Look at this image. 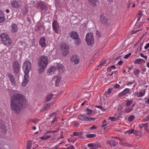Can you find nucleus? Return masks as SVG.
<instances>
[{"label": "nucleus", "mask_w": 149, "mask_h": 149, "mask_svg": "<svg viewBox=\"0 0 149 149\" xmlns=\"http://www.w3.org/2000/svg\"><path fill=\"white\" fill-rule=\"evenodd\" d=\"M24 97L21 94H16L11 99V108L14 112L19 113L20 112L21 103L23 101Z\"/></svg>", "instance_id": "obj_1"}, {"label": "nucleus", "mask_w": 149, "mask_h": 149, "mask_svg": "<svg viewBox=\"0 0 149 149\" xmlns=\"http://www.w3.org/2000/svg\"><path fill=\"white\" fill-rule=\"evenodd\" d=\"M48 62V58L46 56H42L40 58L38 62V66L40 68L38 70V72H44L47 65Z\"/></svg>", "instance_id": "obj_2"}, {"label": "nucleus", "mask_w": 149, "mask_h": 149, "mask_svg": "<svg viewBox=\"0 0 149 149\" xmlns=\"http://www.w3.org/2000/svg\"><path fill=\"white\" fill-rule=\"evenodd\" d=\"M59 112L57 111L50 115V119L51 122V126L54 127L55 125L58 122V117Z\"/></svg>", "instance_id": "obj_3"}, {"label": "nucleus", "mask_w": 149, "mask_h": 149, "mask_svg": "<svg viewBox=\"0 0 149 149\" xmlns=\"http://www.w3.org/2000/svg\"><path fill=\"white\" fill-rule=\"evenodd\" d=\"M22 68L25 74H29V71L31 69V62L29 61H25L23 64Z\"/></svg>", "instance_id": "obj_4"}, {"label": "nucleus", "mask_w": 149, "mask_h": 149, "mask_svg": "<svg viewBox=\"0 0 149 149\" xmlns=\"http://www.w3.org/2000/svg\"><path fill=\"white\" fill-rule=\"evenodd\" d=\"M0 37L2 41L3 42L4 45H10L12 41L9 38L8 35L5 33H3L0 35Z\"/></svg>", "instance_id": "obj_5"}, {"label": "nucleus", "mask_w": 149, "mask_h": 149, "mask_svg": "<svg viewBox=\"0 0 149 149\" xmlns=\"http://www.w3.org/2000/svg\"><path fill=\"white\" fill-rule=\"evenodd\" d=\"M86 40L88 45H91L94 43L93 34L92 33H87L86 36Z\"/></svg>", "instance_id": "obj_6"}, {"label": "nucleus", "mask_w": 149, "mask_h": 149, "mask_svg": "<svg viewBox=\"0 0 149 149\" xmlns=\"http://www.w3.org/2000/svg\"><path fill=\"white\" fill-rule=\"evenodd\" d=\"M69 48L68 46L66 43H63L61 44V50L63 56H66L68 54Z\"/></svg>", "instance_id": "obj_7"}, {"label": "nucleus", "mask_w": 149, "mask_h": 149, "mask_svg": "<svg viewBox=\"0 0 149 149\" xmlns=\"http://www.w3.org/2000/svg\"><path fill=\"white\" fill-rule=\"evenodd\" d=\"M22 2L21 0H13L11 2V4L13 7L17 9L21 7L22 4Z\"/></svg>", "instance_id": "obj_8"}, {"label": "nucleus", "mask_w": 149, "mask_h": 149, "mask_svg": "<svg viewBox=\"0 0 149 149\" xmlns=\"http://www.w3.org/2000/svg\"><path fill=\"white\" fill-rule=\"evenodd\" d=\"M52 27L53 29L55 31V32L56 33H59L60 27L59 23L56 20H54L53 22Z\"/></svg>", "instance_id": "obj_9"}, {"label": "nucleus", "mask_w": 149, "mask_h": 149, "mask_svg": "<svg viewBox=\"0 0 149 149\" xmlns=\"http://www.w3.org/2000/svg\"><path fill=\"white\" fill-rule=\"evenodd\" d=\"M78 119L79 120L84 121H91L95 120V118H89L86 116L84 115L79 116L78 117Z\"/></svg>", "instance_id": "obj_10"}, {"label": "nucleus", "mask_w": 149, "mask_h": 149, "mask_svg": "<svg viewBox=\"0 0 149 149\" xmlns=\"http://www.w3.org/2000/svg\"><path fill=\"white\" fill-rule=\"evenodd\" d=\"M13 65L14 73L16 74L18 73L20 70V66L18 62L17 61H15Z\"/></svg>", "instance_id": "obj_11"}, {"label": "nucleus", "mask_w": 149, "mask_h": 149, "mask_svg": "<svg viewBox=\"0 0 149 149\" xmlns=\"http://www.w3.org/2000/svg\"><path fill=\"white\" fill-rule=\"evenodd\" d=\"M24 78V79L22 84V85L23 86H26L29 82V74H25Z\"/></svg>", "instance_id": "obj_12"}, {"label": "nucleus", "mask_w": 149, "mask_h": 149, "mask_svg": "<svg viewBox=\"0 0 149 149\" xmlns=\"http://www.w3.org/2000/svg\"><path fill=\"white\" fill-rule=\"evenodd\" d=\"M71 61L72 62H74L75 64H77L79 62V57L76 55H74L70 58Z\"/></svg>", "instance_id": "obj_13"}, {"label": "nucleus", "mask_w": 149, "mask_h": 149, "mask_svg": "<svg viewBox=\"0 0 149 149\" xmlns=\"http://www.w3.org/2000/svg\"><path fill=\"white\" fill-rule=\"evenodd\" d=\"M61 77L60 76L55 77L52 80L53 82H55L56 86H57L60 81Z\"/></svg>", "instance_id": "obj_14"}, {"label": "nucleus", "mask_w": 149, "mask_h": 149, "mask_svg": "<svg viewBox=\"0 0 149 149\" xmlns=\"http://www.w3.org/2000/svg\"><path fill=\"white\" fill-rule=\"evenodd\" d=\"M40 45L42 47H44L46 45L45 39L44 37H42L40 39L39 41Z\"/></svg>", "instance_id": "obj_15"}, {"label": "nucleus", "mask_w": 149, "mask_h": 149, "mask_svg": "<svg viewBox=\"0 0 149 149\" xmlns=\"http://www.w3.org/2000/svg\"><path fill=\"white\" fill-rule=\"evenodd\" d=\"M130 91V90L129 88H125L123 91L119 93L118 96L120 97L126 95Z\"/></svg>", "instance_id": "obj_16"}, {"label": "nucleus", "mask_w": 149, "mask_h": 149, "mask_svg": "<svg viewBox=\"0 0 149 149\" xmlns=\"http://www.w3.org/2000/svg\"><path fill=\"white\" fill-rule=\"evenodd\" d=\"M8 77L12 83V84L14 85L16 84V82L15 81V78L14 76L10 74H8L7 75Z\"/></svg>", "instance_id": "obj_17"}, {"label": "nucleus", "mask_w": 149, "mask_h": 149, "mask_svg": "<svg viewBox=\"0 0 149 149\" xmlns=\"http://www.w3.org/2000/svg\"><path fill=\"white\" fill-rule=\"evenodd\" d=\"M56 70V68L54 66H52L47 70L48 75H50L54 74Z\"/></svg>", "instance_id": "obj_18"}, {"label": "nucleus", "mask_w": 149, "mask_h": 149, "mask_svg": "<svg viewBox=\"0 0 149 149\" xmlns=\"http://www.w3.org/2000/svg\"><path fill=\"white\" fill-rule=\"evenodd\" d=\"M71 37L75 39L79 37L78 34L75 31H73L70 33V34Z\"/></svg>", "instance_id": "obj_19"}, {"label": "nucleus", "mask_w": 149, "mask_h": 149, "mask_svg": "<svg viewBox=\"0 0 149 149\" xmlns=\"http://www.w3.org/2000/svg\"><path fill=\"white\" fill-rule=\"evenodd\" d=\"M145 61L142 59L138 58L135 60L134 63L135 64H142L143 63H144Z\"/></svg>", "instance_id": "obj_20"}, {"label": "nucleus", "mask_w": 149, "mask_h": 149, "mask_svg": "<svg viewBox=\"0 0 149 149\" xmlns=\"http://www.w3.org/2000/svg\"><path fill=\"white\" fill-rule=\"evenodd\" d=\"M5 20L3 12L0 10V22H3Z\"/></svg>", "instance_id": "obj_21"}, {"label": "nucleus", "mask_w": 149, "mask_h": 149, "mask_svg": "<svg viewBox=\"0 0 149 149\" xmlns=\"http://www.w3.org/2000/svg\"><path fill=\"white\" fill-rule=\"evenodd\" d=\"M141 71V70L137 68H135L134 70L133 73L135 77H139V74L140 73Z\"/></svg>", "instance_id": "obj_22"}, {"label": "nucleus", "mask_w": 149, "mask_h": 149, "mask_svg": "<svg viewBox=\"0 0 149 149\" xmlns=\"http://www.w3.org/2000/svg\"><path fill=\"white\" fill-rule=\"evenodd\" d=\"M97 1V0H88L89 3L93 6H95L96 5V3Z\"/></svg>", "instance_id": "obj_23"}, {"label": "nucleus", "mask_w": 149, "mask_h": 149, "mask_svg": "<svg viewBox=\"0 0 149 149\" xmlns=\"http://www.w3.org/2000/svg\"><path fill=\"white\" fill-rule=\"evenodd\" d=\"M107 143H109L111 147H114L116 145V143L115 142L112 140H111L110 141L109 140L107 141Z\"/></svg>", "instance_id": "obj_24"}, {"label": "nucleus", "mask_w": 149, "mask_h": 149, "mask_svg": "<svg viewBox=\"0 0 149 149\" xmlns=\"http://www.w3.org/2000/svg\"><path fill=\"white\" fill-rule=\"evenodd\" d=\"M12 31L14 32H16L17 31V26L15 24H13L11 26Z\"/></svg>", "instance_id": "obj_25"}, {"label": "nucleus", "mask_w": 149, "mask_h": 149, "mask_svg": "<svg viewBox=\"0 0 149 149\" xmlns=\"http://www.w3.org/2000/svg\"><path fill=\"white\" fill-rule=\"evenodd\" d=\"M101 22L103 24H106L108 21L107 19L105 17L102 16L101 18Z\"/></svg>", "instance_id": "obj_26"}, {"label": "nucleus", "mask_w": 149, "mask_h": 149, "mask_svg": "<svg viewBox=\"0 0 149 149\" xmlns=\"http://www.w3.org/2000/svg\"><path fill=\"white\" fill-rule=\"evenodd\" d=\"M75 40L74 42V44L76 46H78L81 42V40L79 38H77L75 39Z\"/></svg>", "instance_id": "obj_27"}, {"label": "nucleus", "mask_w": 149, "mask_h": 149, "mask_svg": "<svg viewBox=\"0 0 149 149\" xmlns=\"http://www.w3.org/2000/svg\"><path fill=\"white\" fill-rule=\"evenodd\" d=\"M32 145V142L31 141H28L27 145L26 146V149H31V148Z\"/></svg>", "instance_id": "obj_28"}, {"label": "nucleus", "mask_w": 149, "mask_h": 149, "mask_svg": "<svg viewBox=\"0 0 149 149\" xmlns=\"http://www.w3.org/2000/svg\"><path fill=\"white\" fill-rule=\"evenodd\" d=\"M145 94V91H139V93L137 94V95L138 97H141L143 96Z\"/></svg>", "instance_id": "obj_29"}, {"label": "nucleus", "mask_w": 149, "mask_h": 149, "mask_svg": "<svg viewBox=\"0 0 149 149\" xmlns=\"http://www.w3.org/2000/svg\"><path fill=\"white\" fill-rule=\"evenodd\" d=\"M57 68L59 71H60L61 72L63 71L64 67L63 65L62 64H58L57 66Z\"/></svg>", "instance_id": "obj_30"}, {"label": "nucleus", "mask_w": 149, "mask_h": 149, "mask_svg": "<svg viewBox=\"0 0 149 149\" xmlns=\"http://www.w3.org/2000/svg\"><path fill=\"white\" fill-rule=\"evenodd\" d=\"M47 8L46 5L43 2H41L40 3V8L42 10L46 9Z\"/></svg>", "instance_id": "obj_31"}, {"label": "nucleus", "mask_w": 149, "mask_h": 149, "mask_svg": "<svg viewBox=\"0 0 149 149\" xmlns=\"http://www.w3.org/2000/svg\"><path fill=\"white\" fill-rule=\"evenodd\" d=\"M51 137V135H47L41 136L40 137V138L42 140H46Z\"/></svg>", "instance_id": "obj_32"}, {"label": "nucleus", "mask_w": 149, "mask_h": 149, "mask_svg": "<svg viewBox=\"0 0 149 149\" xmlns=\"http://www.w3.org/2000/svg\"><path fill=\"white\" fill-rule=\"evenodd\" d=\"M138 17L137 20L138 21H139L142 16H143V15L140 11H139L138 13Z\"/></svg>", "instance_id": "obj_33"}, {"label": "nucleus", "mask_w": 149, "mask_h": 149, "mask_svg": "<svg viewBox=\"0 0 149 149\" xmlns=\"http://www.w3.org/2000/svg\"><path fill=\"white\" fill-rule=\"evenodd\" d=\"M52 94H49L47 95L46 97L47 101L48 102L52 98Z\"/></svg>", "instance_id": "obj_34"}, {"label": "nucleus", "mask_w": 149, "mask_h": 149, "mask_svg": "<svg viewBox=\"0 0 149 149\" xmlns=\"http://www.w3.org/2000/svg\"><path fill=\"white\" fill-rule=\"evenodd\" d=\"M86 114L88 115H91L92 112V110L91 109H86Z\"/></svg>", "instance_id": "obj_35"}, {"label": "nucleus", "mask_w": 149, "mask_h": 149, "mask_svg": "<svg viewBox=\"0 0 149 149\" xmlns=\"http://www.w3.org/2000/svg\"><path fill=\"white\" fill-rule=\"evenodd\" d=\"M132 101L131 100L128 101L126 104V106L127 107H129L132 104Z\"/></svg>", "instance_id": "obj_36"}, {"label": "nucleus", "mask_w": 149, "mask_h": 149, "mask_svg": "<svg viewBox=\"0 0 149 149\" xmlns=\"http://www.w3.org/2000/svg\"><path fill=\"white\" fill-rule=\"evenodd\" d=\"M49 108L47 104H46L43 108L41 109V111H44L45 110H47Z\"/></svg>", "instance_id": "obj_37"}, {"label": "nucleus", "mask_w": 149, "mask_h": 149, "mask_svg": "<svg viewBox=\"0 0 149 149\" xmlns=\"http://www.w3.org/2000/svg\"><path fill=\"white\" fill-rule=\"evenodd\" d=\"M135 118V116H130L128 119V120L129 121H131L133 120Z\"/></svg>", "instance_id": "obj_38"}, {"label": "nucleus", "mask_w": 149, "mask_h": 149, "mask_svg": "<svg viewBox=\"0 0 149 149\" xmlns=\"http://www.w3.org/2000/svg\"><path fill=\"white\" fill-rule=\"evenodd\" d=\"M95 134H88L87 135V138H92L95 137Z\"/></svg>", "instance_id": "obj_39"}, {"label": "nucleus", "mask_w": 149, "mask_h": 149, "mask_svg": "<svg viewBox=\"0 0 149 149\" xmlns=\"http://www.w3.org/2000/svg\"><path fill=\"white\" fill-rule=\"evenodd\" d=\"M106 63V61L105 60H102L100 62L99 64V65L98 66L99 67V66H100L102 65H104Z\"/></svg>", "instance_id": "obj_40"}, {"label": "nucleus", "mask_w": 149, "mask_h": 149, "mask_svg": "<svg viewBox=\"0 0 149 149\" xmlns=\"http://www.w3.org/2000/svg\"><path fill=\"white\" fill-rule=\"evenodd\" d=\"M111 91V89L110 88L107 91H106L105 92V94L106 96H108V95H109V93Z\"/></svg>", "instance_id": "obj_41"}, {"label": "nucleus", "mask_w": 149, "mask_h": 149, "mask_svg": "<svg viewBox=\"0 0 149 149\" xmlns=\"http://www.w3.org/2000/svg\"><path fill=\"white\" fill-rule=\"evenodd\" d=\"M133 110V108H128L125 109V112L128 113Z\"/></svg>", "instance_id": "obj_42"}, {"label": "nucleus", "mask_w": 149, "mask_h": 149, "mask_svg": "<svg viewBox=\"0 0 149 149\" xmlns=\"http://www.w3.org/2000/svg\"><path fill=\"white\" fill-rule=\"evenodd\" d=\"M142 125L143 127H144V129L146 130H148V127L147 123H146L142 124Z\"/></svg>", "instance_id": "obj_43"}, {"label": "nucleus", "mask_w": 149, "mask_h": 149, "mask_svg": "<svg viewBox=\"0 0 149 149\" xmlns=\"http://www.w3.org/2000/svg\"><path fill=\"white\" fill-rule=\"evenodd\" d=\"M109 120H111V121H115L116 120V118L114 117L110 116L108 118Z\"/></svg>", "instance_id": "obj_44"}, {"label": "nucleus", "mask_w": 149, "mask_h": 149, "mask_svg": "<svg viewBox=\"0 0 149 149\" xmlns=\"http://www.w3.org/2000/svg\"><path fill=\"white\" fill-rule=\"evenodd\" d=\"M134 130H128L127 131V132L129 134H132L134 132Z\"/></svg>", "instance_id": "obj_45"}, {"label": "nucleus", "mask_w": 149, "mask_h": 149, "mask_svg": "<svg viewBox=\"0 0 149 149\" xmlns=\"http://www.w3.org/2000/svg\"><path fill=\"white\" fill-rule=\"evenodd\" d=\"M81 134L80 132H75L73 133V135L74 136H79Z\"/></svg>", "instance_id": "obj_46"}, {"label": "nucleus", "mask_w": 149, "mask_h": 149, "mask_svg": "<svg viewBox=\"0 0 149 149\" xmlns=\"http://www.w3.org/2000/svg\"><path fill=\"white\" fill-rule=\"evenodd\" d=\"M39 120L38 119L33 120H31V122L34 123H37L38 122Z\"/></svg>", "instance_id": "obj_47"}, {"label": "nucleus", "mask_w": 149, "mask_h": 149, "mask_svg": "<svg viewBox=\"0 0 149 149\" xmlns=\"http://www.w3.org/2000/svg\"><path fill=\"white\" fill-rule=\"evenodd\" d=\"M131 55V53H129L128 54L125 55L124 56V58H127Z\"/></svg>", "instance_id": "obj_48"}, {"label": "nucleus", "mask_w": 149, "mask_h": 149, "mask_svg": "<svg viewBox=\"0 0 149 149\" xmlns=\"http://www.w3.org/2000/svg\"><path fill=\"white\" fill-rule=\"evenodd\" d=\"M53 102H51L50 103H48L47 104L48 106V107H49V108L53 105Z\"/></svg>", "instance_id": "obj_49"}, {"label": "nucleus", "mask_w": 149, "mask_h": 149, "mask_svg": "<svg viewBox=\"0 0 149 149\" xmlns=\"http://www.w3.org/2000/svg\"><path fill=\"white\" fill-rule=\"evenodd\" d=\"M140 56L146 59H147V56H144L143 54V53H141L140 54Z\"/></svg>", "instance_id": "obj_50"}, {"label": "nucleus", "mask_w": 149, "mask_h": 149, "mask_svg": "<svg viewBox=\"0 0 149 149\" xmlns=\"http://www.w3.org/2000/svg\"><path fill=\"white\" fill-rule=\"evenodd\" d=\"M107 123V121L104 120L103 121V125H102V127H103V126H105L106 125H107V124L106 123Z\"/></svg>", "instance_id": "obj_51"}, {"label": "nucleus", "mask_w": 149, "mask_h": 149, "mask_svg": "<svg viewBox=\"0 0 149 149\" xmlns=\"http://www.w3.org/2000/svg\"><path fill=\"white\" fill-rule=\"evenodd\" d=\"M98 127L96 126L95 125H93L92 127H90V129H97V128Z\"/></svg>", "instance_id": "obj_52"}, {"label": "nucleus", "mask_w": 149, "mask_h": 149, "mask_svg": "<svg viewBox=\"0 0 149 149\" xmlns=\"http://www.w3.org/2000/svg\"><path fill=\"white\" fill-rule=\"evenodd\" d=\"M74 148V146L72 145H71L69 147H68L66 149H73Z\"/></svg>", "instance_id": "obj_53"}, {"label": "nucleus", "mask_w": 149, "mask_h": 149, "mask_svg": "<svg viewBox=\"0 0 149 149\" xmlns=\"http://www.w3.org/2000/svg\"><path fill=\"white\" fill-rule=\"evenodd\" d=\"M59 147L58 145H56L55 146L53 147L52 149H58Z\"/></svg>", "instance_id": "obj_54"}, {"label": "nucleus", "mask_w": 149, "mask_h": 149, "mask_svg": "<svg viewBox=\"0 0 149 149\" xmlns=\"http://www.w3.org/2000/svg\"><path fill=\"white\" fill-rule=\"evenodd\" d=\"M96 107L101 109L102 111H103L104 110V109L101 106H97Z\"/></svg>", "instance_id": "obj_55"}, {"label": "nucleus", "mask_w": 149, "mask_h": 149, "mask_svg": "<svg viewBox=\"0 0 149 149\" xmlns=\"http://www.w3.org/2000/svg\"><path fill=\"white\" fill-rule=\"evenodd\" d=\"M88 147H92V148H93V144L92 143H91L88 144Z\"/></svg>", "instance_id": "obj_56"}, {"label": "nucleus", "mask_w": 149, "mask_h": 149, "mask_svg": "<svg viewBox=\"0 0 149 149\" xmlns=\"http://www.w3.org/2000/svg\"><path fill=\"white\" fill-rule=\"evenodd\" d=\"M149 47V43H148L146 44V45L144 47V48L146 49H148Z\"/></svg>", "instance_id": "obj_57"}, {"label": "nucleus", "mask_w": 149, "mask_h": 149, "mask_svg": "<svg viewBox=\"0 0 149 149\" xmlns=\"http://www.w3.org/2000/svg\"><path fill=\"white\" fill-rule=\"evenodd\" d=\"M133 82H130L127 84V86H130L131 85L133 84Z\"/></svg>", "instance_id": "obj_58"}, {"label": "nucleus", "mask_w": 149, "mask_h": 149, "mask_svg": "<svg viewBox=\"0 0 149 149\" xmlns=\"http://www.w3.org/2000/svg\"><path fill=\"white\" fill-rule=\"evenodd\" d=\"M74 125L75 127H77L79 125V124L78 123H75Z\"/></svg>", "instance_id": "obj_59"}, {"label": "nucleus", "mask_w": 149, "mask_h": 149, "mask_svg": "<svg viewBox=\"0 0 149 149\" xmlns=\"http://www.w3.org/2000/svg\"><path fill=\"white\" fill-rule=\"evenodd\" d=\"M120 86V85L118 84H117L115 85V87L116 88H118Z\"/></svg>", "instance_id": "obj_60"}, {"label": "nucleus", "mask_w": 149, "mask_h": 149, "mask_svg": "<svg viewBox=\"0 0 149 149\" xmlns=\"http://www.w3.org/2000/svg\"><path fill=\"white\" fill-rule=\"evenodd\" d=\"M142 45V44L141 45H140V46L138 48V49H137V50L138 51H140L141 50V45Z\"/></svg>", "instance_id": "obj_61"}, {"label": "nucleus", "mask_w": 149, "mask_h": 149, "mask_svg": "<svg viewBox=\"0 0 149 149\" xmlns=\"http://www.w3.org/2000/svg\"><path fill=\"white\" fill-rule=\"evenodd\" d=\"M97 55V54H95V55L93 57V58H92V60H93V61L94 60L95 58L96 57V55Z\"/></svg>", "instance_id": "obj_62"}, {"label": "nucleus", "mask_w": 149, "mask_h": 149, "mask_svg": "<svg viewBox=\"0 0 149 149\" xmlns=\"http://www.w3.org/2000/svg\"><path fill=\"white\" fill-rule=\"evenodd\" d=\"M127 68L129 70H131L132 69V68L129 66H127Z\"/></svg>", "instance_id": "obj_63"}, {"label": "nucleus", "mask_w": 149, "mask_h": 149, "mask_svg": "<svg viewBox=\"0 0 149 149\" xmlns=\"http://www.w3.org/2000/svg\"><path fill=\"white\" fill-rule=\"evenodd\" d=\"M146 120H149V115H148L146 117Z\"/></svg>", "instance_id": "obj_64"}]
</instances>
